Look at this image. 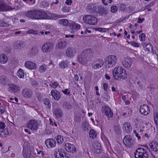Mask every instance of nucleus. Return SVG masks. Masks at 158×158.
Segmentation results:
<instances>
[{"instance_id": "nucleus-1", "label": "nucleus", "mask_w": 158, "mask_h": 158, "mask_svg": "<svg viewBox=\"0 0 158 158\" xmlns=\"http://www.w3.org/2000/svg\"><path fill=\"white\" fill-rule=\"evenodd\" d=\"M26 15L28 17L36 19H56L63 17L54 14H48L45 12L38 10L29 11Z\"/></svg>"}, {"instance_id": "nucleus-2", "label": "nucleus", "mask_w": 158, "mask_h": 158, "mask_svg": "<svg viewBox=\"0 0 158 158\" xmlns=\"http://www.w3.org/2000/svg\"><path fill=\"white\" fill-rule=\"evenodd\" d=\"M113 78L118 81H122L127 77V74L125 69L121 66L115 67L112 71Z\"/></svg>"}, {"instance_id": "nucleus-3", "label": "nucleus", "mask_w": 158, "mask_h": 158, "mask_svg": "<svg viewBox=\"0 0 158 158\" xmlns=\"http://www.w3.org/2000/svg\"><path fill=\"white\" fill-rule=\"evenodd\" d=\"M93 54V51L91 49L87 48L83 50L78 57V61L83 65L87 64L88 61Z\"/></svg>"}, {"instance_id": "nucleus-4", "label": "nucleus", "mask_w": 158, "mask_h": 158, "mask_svg": "<svg viewBox=\"0 0 158 158\" xmlns=\"http://www.w3.org/2000/svg\"><path fill=\"white\" fill-rule=\"evenodd\" d=\"M117 62V58L114 55L108 56L106 58L105 65L106 68L110 69L114 67Z\"/></svg>"}, {"instance_id": "nucleus-5", "label": "nucleus", "mask_w": 158, "mask_h": 158, "mask_svg": "<svg viewBox=\"0 0 158 158\" xmlns=\"http://www.w3.org/2000/svg\"><path fill=\"white\" fill-rule=\"evenodd\" d=\"M82 20L84 23L89 25H95L98 23V18L92 15H85L83 16Z\"/></svg>"}, {"instance_id": "nucleus-6", "label": "nucleus", "mask_w": 158, "mask_h": 158, "mask_svg": "<svg viewBox=\"0 0 158 158\" xmlns=\"http://www.w3.org/2000/svg\"><path fill=\"white\" fill-rule=\"evenodd\" d=\"M135 158H148V154L143 148H138L135 152Z\"/></svg>"}, {"instance_id": "nucleus-7", "label": "nucleus", "mask_w": 158, "mask_h": 158, "mask_svg": "<svg viewBox=\"0 0 158 158\" xmlns=\"http://www.w3.org/2000/svg\"><path fill=\"white\" fill-rule=\"evenodd\" d=\"M54 45L51 42H48L44 43L41 47L42 51L45 53L50 52L53 48Z\"/></svg>"}, {"instance_id": "nucleus-8", "label": "nucleus", "mask_w": 158, "mask_h": 158, "mask_svg": "<svg viewBox=\"0 0 158 158\" xmlns=\"http://www.w3.org/2000/svg\"><path fill=\"white\" fill-rule=\"evenodd\" d=\"M101 111L103 114L109 118L113 116V113L110 108L109 107L104 106L102 108Z\"/></svg>"}, {"instance_id": "nucleus-9", "label": "nucleus", "mask_w": 158, "mask_h": 158, "mask_svg": "<svg viewBox=\"0 0 158 158\" xmlns=\"http://www.w3.org/2000/svg\"><path fill=\"white\" fill-rule=\"evenodd\" d=\"M123 141L125 146L128 148L132 147L134 143V141L129 135H126L123 138Z\"/></svg>"}, {"instance_id": "nucleus-10", "label": "nucleus", "mask_w": 158, "mask_h": 158, "mask_svg": "<svg viewBox=\"0 0 158 158\" xmlns=\"http://www.w3.org/2000/svg\"><path fill=\"white\" fill-rule=\"evenodd\" d=\"M38 124L37 121L34 120H31L27 124V127L32 131H35L37 130Z\"/></svg>"}, {"instance_id": "nucleus-11", "label": "nucleus", "mask_w": 158, "mask_h": 158, "mask_svg": "<svg viewBox=\"0 0 158 158\" xmlns=\"http://www.w3.org/2000/svg\"><path fill=\"white\" fill-rule=\"evenodd\" d=\"M139 111L141 114L147 115L150 112L149 107L147 105L143 104L140 106Z\"/></svg>"}, {"instance_id": "nucleus-12", "label": "nucleus", "mask_w": 158, "mask_h": 158, "mask_svg": "<svg viewBox=\"0 0 158 158\" xmlns=\"http://www.w3.org/2000/svg\"><path fill=\"white\" fill-rule=\"evenodd\" d=\"M76 49L72 47L68 48L66 50L65 54L66 56L69 58H73L76 54Z\"/></svg>"}, {"instance_id": "nucleus-13", "label": "nucleus", "mask_w": 158, "mask_h": 158, "mask_svg": "<svg viewBox=\"0 0 158 158\" xmlns=\"http://www.w3.org/2000/svg\"><path fill=\"white\" fill-rule=\"evenodd\" d=\"M132 63V59L129 57H124L122 60V63L124 66L126 68H130Z\"/></svg>"}, {"instance_id": "nucleus-14", "label": "nucleus", "mask_w": 158, "mask_h": 158, "mask_svg": "<svg viewBox=\"0 0 158 158\" xmlns=\"http://www.w3.org/2000/svg\"><path fill=\"white\" fill-rule=\"evenodd\" d=\"M45 143L46 146L49 148H54L56 145V141L53 138L47 139L45 141Z\"/></svg>"}, {"instance_id": "nucleus-15", "label": "nucleus", "mask_w": 158, "mask_h": 158, "mask_svg": "<svg viewBox=\"0 0 158 158\" xmlns=\"http://www.w3.org/2000/svg\"><path fill=\"white\" fill-rule=\"evenodd\" d=\"M69 26L70 30H71V32L73 34L75 33L76 31L80 28V25L79 24L76 23L73 21L70 23Z\"/></svg>"}, {"instance_id": "nucleus-16", "label": "nucleus", "mask_w": 158, "mask_h": 158, "mask_svg": "<svg viewBox=\"0 0 158 158\" xmlns=\"http://www.w3.org/2000/svg\"><path fill=\"white\" fill-rule=\"evenodd\" d=\"M22 154L24 158L31 157V152L30 149L27 146H23Z\"/></svg>"}, {"instance_id": "nucleus-17", "label": "nucleus", "mask_w": 158, "mask_h": 158, "mask_svg": "<svg viewBox=\"0 0 158 158\" xmlns=\"http://www.w3.org/2000/svg\"><path fill=\"white\" fill-rule=\"evenodd\" d=\"M64 147L67 152L73 153L76 152L75 147L74 145L69 143H67L65 144Z\"/></svg>"}, {"instance_id": "nucleus-18", "label": "nucleus", "mask_w": 158, "mask_h": 158, "mask_svg": "<svg viewBox=\"0 0 158 158\" xmlns=\"http://www.w3.org/2000/svg\"><path fill=\"white\" fill-rule=\"evenodd\" d=\"M24 66L26 68L31 70L35 69L37 67L36 63L30 61L26 62L24 64Z\"/></svg>"}, {"instance_id": "nucleus-19", "label": "nucleus", "mask_w": 158, "mask_h": 158, "mask_svg": "<svg viewBox=\"0 0 158 158\" xmlns=\"http://www.w3.org/2000/svg\"><path fill=\"white\" fill-rule=\"evenodd\" d=\"M104 62L102 59H99L94 62L92 64V67L94 69H97L101 67L103 65Z\"/></svg>"}, {"instance_id": "nucleus-20", "label": "nucleus", "mask_w": 158, "mask_h": 158, "mask_svg": "<svg viewBox=\"0 0 158 158\" xmlns=\"http://www.w3.org/2000/svg\"><path fill=\"white\" fill-rule=\"evenodd\" d=\"M53 113L57 118H61L63 115L62 110L59 108L54 109L53 111Z\"/></svg>"}, {"instance_id": "nucleus-21", "label": "nucleus", "mask_w": 158, "mask_h": 158, "mask_svg": "<svg viewBox=\"0 0 158 158\" xmlns=\"http://www.w3.org/2000/svg\"><path fill=\"white\" fill-rule=\"evenodd\" d=\"M101 144L98 142L94 143L93 144L92 149L96 153L99 154L101 152Z\"/></svg>"}, {"instance_id": "nucleus-22", "label": "nucleus", "mask_w": 158, "mask_h": 158, "mask_svg": "<svg viewBox=\"0 0 158 158\" xmlns=\"http://www.w3.org/2000/svg\"><path fill=\"white\" fill-rule=\"evenodd\" d=\"M123 129L125 132L128 133H130L132 130L131 124L128 122H125L123 123Z\"/></svg>"}, {"instance_id": "nucleus-23", "label": "nucleus", "mask_w": 158, "mask_h": 158, "mask_svg": "<svg viewBox=\"0 0 158 158\" xmlns=\"http://www.w3.org/2000/svg\"><path fill=\"white\" fill-rule=\"evenodd\" d=\"M32 94V91L28 89H24L22 92V94L25 98H31Z\"/></svg>"}, {"instance_id": "nucleus-24", "label": "nucleus", "mask_w": 158, "mask_h": 158, "mask_svg": "<svg viewBox=\"0 0 158 158\" xmlns=\"http://www.w3.org/2000/svg\"><path fill=\"white\" fill-rule=\"evenodd\" d=\"M13 46L15 49H20L24 47V42L21 41H17L14 43Z\"/></svg>"}, {"instance_id": "nucleus-25", "label": "nucleus", "mask_w": 158, "mask_h": 158, "mask_svg": "<svg viewBox=\"0 0 158 158\" xmlns=\"http://www.w3.org/2000/svg\"><path fill=\"white\" fill-rule=\"evenodd\" d=\"M18 6L16 7H10L9 6H5L4 4H0V11L11 10L13 9H17L18 8Z\"/></svg>"}, {"instance_id": "nucleus-26", "label": "nucleus", "mask_w": 158, "mask_h": 158, "mask_svg": "<svg viewBox=\"0 0 158 158\" xmlns=\"http://www.w3.org/2000/svg\"><path fill=\"white\" fill-rule=\"evenodd\" d=\"M9 90L11 92H16L20 90L19 87L14 84H11L8 85Z\"/></svg>"}, {"instance_id": "nucleus-27", "label": "nucleus", "mask_w": 158, "mask_h": 158, "mask_svg": "<svg viewBox=\"0 0 158 158\" xmlns=\"http://www.w3.org/2000/svg\"><path fill=\"white\" fill-rule=\"evenodd\" d=\"M142 45L145 52L149 53L151 50H152V46L150 44H146L145 43H143Z\"/></svg>"}, {"instance_id": "nucleus-28", "label": "nucleus", "mask_w": 158, "mask_h": 158, "mask_svg": "<svg viewBox=\"0 0 158 158\" xmlns=\"http://www.w3.org/2000/svg\"><path fill=\"white\" fill-rule=\"evenodd\" d=\"M151 149L155 152H157L158 150V144L155 141H152L149 144Z\"/></svg>"}, {"instance_id": "nucleus-29", "label": "nucleus", "mask_w": 158, "mask_h": 158, "mask_svg": "<svg viewBox=\"0 0 158 158\" xmlns=\"http://www.w3.org/2000/svg\"><path fill=\"white\" fill-rule=\"evenodd\" d=\"M51 94L54 99H60V94L56 90H52L51 91Z\"/></svg>"}, {"instance_id": "nucleus-30", "label": "nucleus", "mask_w": 158, "mask_h": 158, "mask_svg": "<svg viewBox=\"0 0 158 158\" xmlns=\"http://www.w3.org/2000/svg\"><path fill=\"white\" fill-rule=\"evenodd\" d=\"M70 63V61L68 60H65L59 63V66L61 68L64 69L67 68L68 67V64Z\"/></svg>"}, {"instance_id": "nucleus-31", "label": "nucleus", "mask_w": 158, "mask_h": 158, "mask_svg": "<svg viewBox=\"0 0 158 158\" xmlns=\"http://www.w3.org/2000/svg\"><path fill=\"white\" fill-rule=\"evenodd\" d=\"M8 58L6 55L3 54H0V63L2 64H4L7 63Z\"/></svg>"}, {"instance_id": "nucleus-32", "label": "nucleus", "mask_w": 158, "mask_h": 158, "mask_svg": "<svg viewBox=\"0 0 158 158\" xmlns=\"http://www.w3.org/2000/svg\"><path fill=\"white\" fill-rule=\"evenodd\" d=\"M86 10L89 13H93L94 11H97L96 8L94 7V5L92 4H89L87 6Z\"/></svg>"}, {"instance_id": "nucleus-33", "label": "nucleus", "mask_w": 158, "mask_h": 158, "mask_svg": "<svg viewBox=\"0 0 158 158\" xmlns=\"http://www.w3.org/2000/svg\"><path fill=\"white\" fill-rule=\"evenodd\" d=\"M67 45V42L65 41L61 40L58 44L57 47L59 49H63L65 48Z\"/></svg>"}, {"instance_id": "nucleus-34", "label": "nucleus", "mask_w": 158, "mask_h": 158, "mask_svg": "<svg viewBox=\"0 0 158 158\" xmlns=\"http://www.w3.org/2000/svg\"><path fill=\"white\" fill-rule=\"evenodd\" d=\"M58 21L60 25L64 26H67L69 23V21L66 19H60Z\"/></svg>"}, {"instance_id": "nucleus-35", "label": "nucleus", "mask_w": 158, "mask_h": 158, "mask_svg": "<svg viewBox=\"0 0 158 158\" xmlns=\"http://www.w3.org/2000/svg\"><path fill=\"white\" fill-rule=\"evenodd\" d=\"M16 75L20 78H23L24 77V73L22 69H20L17 71Z\"/></svg>"}, {"instance_id": "nucleus-36", "label": "nucleus", "mask_w": 158, "mask_h": 158, "mask_svg": "<svg viewBox=\"0 0 158 158\" xmlns=\"http://www.w3.org/2000/svg\"><path fill=\"white\" fill-rule=\"evenodd\" d=\"M56 158H64L63 152L62 150H59L57 152L54 153Z\"/></svg>"}, {"instance_id": "nucleus-37", "label": "nucleus", "mask_w": 158, "mask_h": 158, "mask_svg": "<svg viewBox=\"0 0 158 158\" xmlns=\"http://www.w3.org/2000/svg\"><path fill=\"white\" fill-rule=\"evenodd\" d=\"M82 127L83 131H88L89 127V124L86 121H84L82 124Z\"/></svg>"}, {"instance_id": "nucleus-38", "label": "nucleus", "mask_w": 158, "mask_h": 158, "mask_svg": "<svg viewBox=\"0 0 158 158\" xmlns=\"http://www.w3.org/2000/svg\"><path fill=\"white\" fill-rule=\"evenodd\" d=\"M8 133V130L6 128L0 132V136L2 138L6 137Z\"/></svg>"}, {"instance_id": "nucleus-39", "label": "nucleus", "mask_w": 158, "mask_h": 158, "mask_svg": "<svg viewBox=\"0 0 158 158\" xmlns=\"http://www.w3.org/2000/svg\"><path fill=\"white\" fill-rule=\"evenodd\" d=\"M55 138H56V140L58 144H61L63 142V138L60 135H57L56 137H55Z\"/></svg>"}, {"instance_id": "nucleus-40", "label": "nucleus", "mask_w": 158, "mask_h": 158, "mask_svg": "<svg viewBox=\"0 0 158 158\" xmlns=\"http://www.w3.org/2000/svg\"><path fill=\"white\" fill-rule=\"evenodd\" d=\"M127 42L129 44H130L134 47L138 48L140 45L139 43L134 41H132L130 42L127 41Z\"/></svg>"}, {"instance_id": "nucleus-41", "label": "nucleus", "mask_w": 158, "mask_h": 158, "mask_svg": "<svg viewBox=\"0 0 158 158\" xmlns=\"http://www.w3.org/2000/svg\"><path fill=\"white\" fill-rule=\"evenodd\" d=\"M108 12V10L106 8H102V9L98 11V13L101 15H106Z\"/></svg>"}, {"instance_id": "nucleus-42", "label": "nucleus", "mask_w": 158, "mask_h": 158, "mask_svg": "<svg viewBox=\"0 0 158 158\" xmlns=\"http://www.w3.org/2000/svg\"><path fill=\"white\" fill-rule=\"evenodd\" d=\"M110 29V28L98 27L96 28L95 30L96 31H98L100 32H105L108 31Z\"/></svg>"}, {"instance_id": "nucleus-43", "label": "nucleus", "mask_w": 158, "mask_h": 158, "mask_svg": "<svg viewBox=\"0 0 158 158\" xmlns=\"http://www.w3.org/2000/svg\"><path fill=\"white\" fill-rule=\"evenodd\" d=\"M89 136L90 138L94 139L96 137V134L94 130H91L89 132Z\"/></svg>"}, {"instance_id": "nucleus-44", "label": "nucleus", "mask_w": 158, "mask_h": 158, "mask_svg": "<svg viewBox=\"0 0 158 158\" xmlns=\"http://www.w3.org/2000/svg\"><path fill=\"white\" fill-rule=\"evenodd\" d=\"M10 26V25L7 23L3 20H0V27H8Z\"/></svg>"}, {"instance_id": "nucleus-45", "label": "nucleus", "mask_w": 158, "mask_h": 158, "mask_svg": "<svg viewBox=\"0 0 158 158\" xmlns=\"http://www.w3.org/2000/svg\"><path fill=\"white\" fill-rule=\"evenodd\" d=\"M47 69V67L46 65L43 64L40 66L39 68L40 72L41 73L46 71Z\"/></svg>"}, {"instance_id": "nucleus-46", "label": "nucleus", "mask_w": 158, "mask_h": 158, "mask_svg": "<svg viewBox=\"0 0 158 158\" xmlns=\"http://www.w3.org/2000/svg\"><path fill=\"white\" fill-rule=\"evenodd\" d=\"M62 11L65 13L69 12L70 10V7L64 6L61 9Z\"/></svg>"}, {"instance_id": "nucleus-47", "label": "nucleus", "mask_w": 158, "mask_h": 158, "mask_svg": "<svg viewBox=\"0 0 158 158\" xmlns=\"http://www.w3.org/2000/svg\"><path fill=\"white\" fill-rule=\"evenodd\" d=\"M44 104L47 106V108L50 109L51 107V104L49 99H44Z\"/></svg>"}, {"instance_id": "nucleus-48", "label": "nucleus", "mask_w": 158, "mask_h": 158, "mask_svg": "<svg viewBox=\"0 0 158 158\" xmlns=\"http://www.w3.org/2000/svg\"><path fill=\"white\" fill-rule=\"evenodd\" d=\"M49 4L45 1H43L40 4V6L41 8H45L48 6Z\"/></svg>"}, {"instance_id": "nucleus-49", "label": "nucleus", "mask_w": 158, "mask_h": 158, "mask_svg": "<svg viewBox=\"0 0 158 158\" xmlns=\"http://www.w3.org/2000/svg\"><path fill=\"white\" fill-rule=\"evenodd\" d=\"M114 129L115 132L118 135H119L121 134V131L119 127L118 126H116L114 127Z\"/></svg>"}, {"instance_id": "nucleus-50", "label": "nucleus", "mask_w": 158, "mask_h": 158, "mask_svg": "<svg viewBox=\"0 0 158 158\" xmlns=\"http://www.w3.org/2000/svg\"><path fill=\"white\" fill-rule=\"evenodd\" d=\"M63 107L64 108L67 110L70 109L71 108L70 104L67 102H64L63 103Z\"/></svg>"}, {"instance_id": "nucleus-51", "label": "nucleus", "mask_w": 158, "mask_h": 158, "mask_svg": "<svg viewBox=\"0 0 158 158\" xmlns=\"http://www.w3.org/2000/svg\"><path fill=\"white\" fill-rule=\"evenodd\" d=\"M118 10V7L116 5H113L110 7V11L112 13H115Z\"/></svg>"}, {"instance_id": "nucleus-52", "label": "nucleus", "mask_w": 158, "mask_h": 158, "mask_svg": "<svg viewBox=\"0 0 158 158\" xmlns=\"http://www.w3.org/2000/svg\"><path fill=\"white\" fill-rule=\"evenodd\" d=\"M139 38L140 41H144L146 39L145 35L143 33H142L139 35Z\"/></svg>"}, {"instance_id": "nucleus-53", "label": "nucleus", "mask_w": 158, "mask_h": 158, "mask_svg": "<svg viewBox=\"0 0 158 158\" xmlns=\"http://www.w3.org/2000/svg\"><path fill=\"white\" fill-rule=\"evenodd\" d=\"M28 34H37L38 32L37 31L33 29H30L27 32Z\"/></svg>"}, {"instance_id": "nucleus-54", "label": "nucleus", "mask_w": 158, "mask_h": 158, "mask_svg": "<svg viewBox=\"0 0 158 158\" xmlns=\"http://www.w3.org/2000/svg\"><path fill=\"white\" fill-rule=\"evenodd\" d=\"M103 88L105 91H107L109 88V86L107 83H104L102 85Z\"/></svg>"}, {"instance_id": "nucleus-55", "label": "nucleus", "mask_w": 158, "mask_h": 158, "mask_svg": "<svg viewBox=\"0 0 158 158\" xmlns=\"http://www.w3.org/2000/svg\"><path fill=\"white\" fill-rule=\"evenodd\" d=\"M23 1L26 3L31 5H33L35 3L34 1L33 0H23Z\"/></svg>"}, {"instance_id": "nucleus-56", "label": "nucleus", "mask_w": 158, "mask_h": 158, "mask_svg": "<svg viewBox=\"0 0 158 158\" xmlns=\"http://www.w3.org/2000/svg\"><path fill=\"white\" fill-rule=\"evenodd\" d=\"M154 118L155 123L158 126V112L156 115H154Z\"/></svg>"}, {"instance_id": "nucleus-57", "label": "nucleus", "mask_w": 158, "mask_h": 158, "mask_svg": "<svg viewBox=\"0 0 158 158\" xmlns=\"http://www.w3.org/2000/svg\"><path fill=\"white\" fill-rule=\"evenodd\" d=\"M5 77L3 76H0V83L4 84L5 83Z\"/></svg>"}, {"instance_id": "nucleus-58", "label": "nucleus", "mask_w": 158, "mask_h": 158, "mask_svg": "<svg viewBox=\"0 0 158 158\" xmlns=\"http://www.w3.org/2000/svg\"><path fill=\"white\" fill-rule=\"evenodd\" d=\"M62 91L64 94L67 95H69L70 93V90L68 89L62 90Z\"/></svg>"}, {"instance_id": "nucleus-59", "label": "nucleus", "mask_w": 158, "mask_h": 158, "mask_svg": "<svg viewBox=\"0 0 158 158\" xmlns=\"http://www.w3.org/2000/svg\"><path fill=\"white\" fill-rule=\"evenodd\" d=\"M31 83L32 85L34 87H37L38 85V83L35 81L31 79Z\"/></svg>"}, {"instance_id": "nucleus-60", "label": "nucleus", "mask_w": 158, "mask_h": 158, "mask_svg": "<svg viewBox=\"0 0 158 158\" xmlns=\"http://www.w3.org/2000/svg\"><path fill=\"white\" fill-rule=\"evenodd\" d=\"M101 138L102 140L105 143H107L109 142L108 140L107 137L104 135L101 136Z\"/></svg>"}, {"instance_id": "nucleus-61", "label": "nucleus", "mask_w": 158, "mask_h": 158, "mask_svg": "<svg viewBox=\"0 0 158 158\" xmlns=\"http://www.w3.org/2000/svg\"><path fill=\"white\" fill-rule=\"evenodd\" d=\"M132 98H139V94L136 92H133L132 93Z\"/></svg>"}, {"instance_id": "nucleus-62", "label": "nucleus", "mask_w": 158, "mask_h": 158, "mask_svg": "<svg viewBox=\"0 0 158 158\" xmlns=\"http://www.w3.org/2000/svg\"><path fill=\"white\" fill-rule=\"evenodd\" d=\"M58 85V83L56 82H54L52 84H50V85L53 88H56Z\"/></svg>"}, {"instance_id": "nucleus-63", "label": "nucleus", "mask_w": 158, "mask_h": 158, "mask_svg": "<svg viewBox=\"0 0 158 158\" xmlns=\"http://www.w3.org/2000/svg\"><path fill=\"white\" fill-rule=\"evenodd\" d=\"M81 118L78 116H76L74 118V120L77 123L81 121Z\"/></svg>"}, {"instance_id": "nucleus-64", "label": "nucleus", "mask_w": 158, "mask_h": 158, "mask_svg": "<svg viewBox=\"0 0 158 158\" xmlns=\"http://www.w3.org/2000/svg\"><path fill=\"white\" fill-rule=\"evenodd\" d=\"M5 123L2 122H0V129H3L5 128Z\"/></svg>"}]
</instances>
